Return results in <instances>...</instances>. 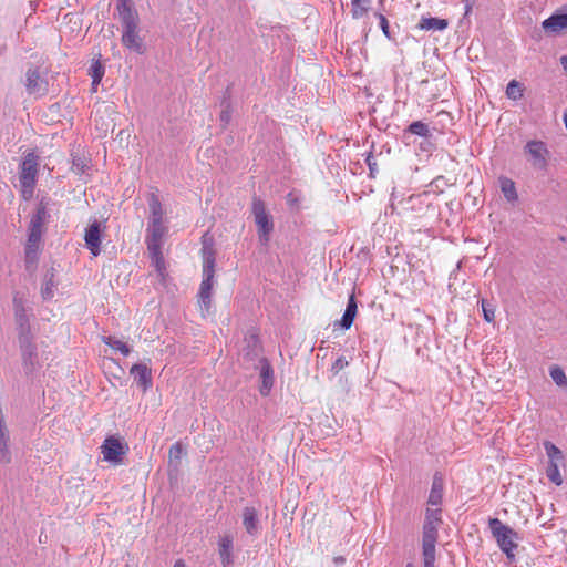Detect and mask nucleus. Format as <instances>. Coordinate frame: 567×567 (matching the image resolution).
Masks as SVG:
<instances>
[{"label":"nucleus","instance_id":"1","mask_svg":"<svg viewBox=\"0 0 567 567\" xmlns=\"http://www.w3.org/2000/svg\"><path fill=\"white\" fill-rule=\"evenodd\" d=\"M146 199L148 217L145 244L151 266L154 267L161 282H164L168 276L163 252L164 245L169 235L168 218L166 217V209L157 189L150 192Z\"/></svg>","mask_w":567,"mask_h":567},{"label":"nucleus","instance_id":"2","mask_svg":"<svg viewBox=\"0 0 567 567\" xmlns=\"http://www.w3.org/2000/svg\"><path fill=\"white\" fill-rule=\"evenodd\" d=\"M203 280L198 291V303L205 310L212 305V290L215 275V251L212 247L203 246Z\"/></svg>","mask_w":567,"mask_h":567},{"label":"nucleus","instance_id":"3","mask_svg":"<svg viewBox=\"0 0 567 567\" xmlns=\"http://www.w3.org/2000/svg\"><path fill=\"white\" fill-rule=\"evenodd\" d=\"M488 528L507 559L514 560V550L518 547L517 540L519 539L517 532L495 517L488 519Z\"/></svg>","mask_w":567,"mask_h":567},{"label":"nucleus","instance_id":"4","mask_svg":"<svg viewBox=\"0 0 567 567\" xmlns=\"http://www.w3.org/2000/svg\"><path fill=\"white\" fill-rule=\"evenodd\" d=\"M39 167V156L35 153H27L20 165V192L24 200H30L33 197V192L37 183Z\"/></svg>","mask_w":567,"mask_h":567},{"label":"nucleus","instance_id":"5","mask_svg":"<svg viewBox=\"0 0 567 567\" xmlns=\"http://www.w3.org/2000/svg\"><path fill=\"white\" fill-rule=\"evenodd\" d=\"M120 17L122 29V44L130 51L140 53L142 48V38L140 35L138 12H127Z\"/></svg>","mask_w":567,"mask_h":567},{"label":"nucleus","instance_id":"6","mask_svg":"<svg viewBox=\"0 0 567 567\" xmlns=\"http://www.w3.org/2000/svg\"><path fill=\"white\" fill-rule=\"evenodd\" d=\"M251 212L257 226L258 238L261 245H268L270 235L274 230V220L269 213L266 210L264 200L259 197L252 198Z\"/></svg>","mask_w":567,"mask_h":567},{"label":"nucleus","instance_id":"7","mask_svg":"<svg viewBox=\"0 0 567 567\" xmlns=\"http://www.w3.org/2000/svg\"><path fill=\"white\" fill-rule=\"evenodd\" d=\"M103 460L113 465L123 463V458L128 451V446L118 436H109L101 445Z\"/></svg>","mask_w":567,"mask_h":567},{"label":"nucleus","instance_id":"8","mask_svg":"<svg viewBox=\"0 0 567 567\" xmlns=\"http://www.w3.org/2000/svg\"><path fill=\"white\" fill-rule=\"evenodd\" d=\"M524 152L529 156V162L535 169L547 171L550 152L543 141H528L524 147Z\"/></svg>","mask_w":567,"mask_h":567},{"label":"nucleus","instance_id":"9","mask_svg":"<svg viewBox=\"0 0 567 567\" xmlns=\"http://www.w3.org/2000/svg\"><path fill=\"white\" fill-rule=\"evenodd\" d=\"M114 110L112 105L102 103L95 107L92 113V121L94 123L95 130L99 132L100 136L106 135L110 131L114 128L113 115Z\"/></svg>","mask_w":567,"mask_h":567},{"label":"nucleus","instance_id":"10","mask_svg":"<svg viewBox=\"0 0 567 567\" xmlns=\"http://www.w3.org/2000/svg\"><path fill=\"white\" fill-rule=\"evenodd\" d=\"M542 27L548 34H558L560 31L567 29V4L545 19Z\"/></svg>","mask_w":567,"mask_h":567},{"label":"nucleus","instance_id":"11","mask_svg":"<svg viewBox=\"0 0 567 567\" xmlns=\"http://www.w3.org/2000/svg\"><path fill=\"white\" fill-rule=\"evenodd\" d=\"M101 224L96 220L93 221L85 230V245L94 257L101 252Z\"/></svg>","mask_w":567,"mask_h":567},{"label":"nucleus","instance_id":"12","mask_svg":"<svg viewBox=\"0 0 567 567\" xmlns=\"http://www.w3.org/2000/svg\"><path fill=\"white\" fill-rule=\"evenodd\" d=\"M437 526L431 522H424L422 532V554L435 555L437 540Z\"/></svg>","mask_w":567,"mask_h":567},{"label":"nucleus","instance_id":"13","mask_svg":"<svg viewBox=\"0 0 567 567\" xmlns=\"http://www.w3.org/2000/svg\"><path fill=\"white\" fill-rule=\"evenodd\" d=\"M27 90L29 94L42 96L48 91V84L44 79L41 78L38 70H29L27 72Z\"/></svg>","mask_w":567,"mask_h":567},{"label":"nucleus","instance_id":"14","mask_svg":"<svg viewBox=\"0 0 567 567\" xmlns=\"http://www.w3.org/2000/svg\"><path fill=\"white\" fill-rule=\"evenodd\" d=\"M45 219H47V208L43 204H40L37 213L32 216L29 225V236L32 237H41L44 233V226H45Z\"/></svg>","mask_w":567,"mask_h":567},{"label":"nucleus","instance_id":"15","mask_svg":"<svg viewBox=\"0 0 567 567\" xmlns=\"http://www.w3.org/2000/svg\"><path fill=\"white\" fill-rule=\"evenodd\" d=\"M260 378H261V386L260 394L266 396L269 394L272 385H274V369L267 358H261L260 361Z\"/></svg>","mask_w":567,"mask_h":567},{"label":"nucleus","instance_id":"16","mask_svg":"<svg viewBox=\"0 0 567 567\" xmlns=\"http://www.w3.org/2000/svg\"><path fill=\"white\" fill-rule=\"evenodd\" d=\"M358 313V303L354 293L352 292L348 299L346 310L340 319L334 324H339L342 329L348 330L353 324Z\"/></svg>","mask_w":567,"mask_h":567},{"label":"nucleus","instance_id":"17","mask_svg":"<svg viewBox=\"0 0 567 567\" xmlns=\"http://www.w3.org/2000/svg\"><path fill=\"white\" fill-rule=\"evenodd\" d=\"M243 525L250 536H256L260 530L258 512L255 507H245L243 511Z\"/></svg>","mask_w":567,"mask_h":567},{"label":"nucleus","instance_id":"18","mask_svg":"<svg viewBox=\"0 0 567 567\" xmlns=\"http://www.w3.org/2000/svg\"><path fill=\"white\" fill-rule=\"evenodd\" d=\"M187 451L181 442L174 443L168 453V468L169 473H177L182 464V458L186 456Z\"/></svg>","mask_w":567,"mask_h":567},{"label":"nucleus","instance_id":"19","mask_svg":"<svg viewBox=\"0 0 567 567\" xmlns=\"http://www.w3.org/2000/svg\"><path fill=\"white\" fill-rule=\"evenodd\" d=\"M41 237H32L28 235V240L24 249L27 264H35L38 261L39 254L41 251Z\"/></svg>","mask_w":567,"mask_h":567},{"label":"nucleus","instance_id":"20","mask_svg":"<svg viewBox=\"0 0 567 567\" xmlns=\"http://www.w3.org/2000/svg\"><path fill=\"white\" fill-rule=\"evenodd\" d=\"M416 27L425 31H443L449 27V21L441 18L422 17Z\"/></svg>","mask_w":567,"mask_h":567},{"label":"nucleus","instance_id":"21","mask_svg":"<svg viewBox=\"0 0 567 567\" xmlns=\"http://www.w3.org/2000/svg\"><path fill=\"white\" fill-rule=\"evenodd\" d=\"M411 135H417V136H421V137H427L431 134H430V128H429L427 124L423 123L422 121H415V122H412L403 131L402 138L404 140V142L406 144H409V142H406V140L410 138Z\"/></svg>","mask_w":567,"mask_h":567},{"label":"nucleus","instance_id":"22","mask_svg":"<svg viewBox=\"0 0 567 567\" xmlns=\"http://www.w3.org/2000/svg\"><path fill=\"white\" fill-rule=\"evenodd\" d=\"M233 539L229 536H225L219 542V556L221 559L223 567H230L233 565Z\"/></svg>","mask_w":567,"mask_h":567},{"label":"nucleus","instance_id":"23","mask_svg":"<svg viewBox=\"0 0 567 567\" xmlns=\"http://www.w3.org/2000/svg\"><path fill=\"white\" fill-rule=\"evenodd\" d=\"M443 497V480L435 474L433 477L432 488L429 495L427 503L433 506H437L442 503Z\"/></svg>","mask_w":567,"mask_h":567},{"label":"nucleus","instance_id":"24","mask_svg":"<svg viewBox=\"0 0 567 567\" xmlns=\"http://www.w3.org/2000/svg\"><path fill=\"white\" fill-rule=\"evenodd\" d=\"M499 186L504 197L514 203L518 199L517 190L514 181L508 177L502 176L499 177Z\"/></svg>","mask_w":567,"mask_h":567},{"label":"nucleus","instance_id":"25","mask_svg":"<svg viewBox=\"0 0 567 567\" xmlns=\"http://www.w3.org/2000/svg\"><path fill=\"white\" fill-rule=\"evenodd\" d=\"M372 0H351V16L361 19L370 11Z\"/></svg>","mask_w":567,"mask_h":567},{"label":"nucleus","instance_id":"26","mask_svg":"<svg viewBox=\"0 0 567 567\" xmlns=\"http://www.w3.org/2000/svg\"><path fill=\"white\" fill-rule=\"evenodd\" d=\"M90 75L92 78V90L96 92L97 85L104 76V66L100 60H93L90 66Z\"/></svg>","mask_w":567,"mask_h":567},{"label":"nucleus","instance_id":"27","mask_svg":"<svg viewBox=\"0 0 567 567\" xmlns=\"http://www.w3.org/2000/svg\"><path fill=\"white\" fill-rule=\"evenodd\" d=\"M524 85L517 80H512L506 86V96L509 100L517 101L524 96Z\"/></svg>","mask_w":567,"mask_h":567},{"label":"nucleus","instance_id":"28","mask_svg":"<svg viewBox=\"0 0 567 567\" xmlns=\"http://www.w3.org/2000/svg\"><path fill=\"white\" fill-rule=\"evenodd\" d=\"M105 344L111 347L113 350L120 351L123 355H127L131 351L130 347L122 340H118L114 337H105L103 338Z\"/></svg>","mask_w":567,"mask_h":567},{"label":"nucleus","instance_id":"29","mask_svg":"<svg viewBox=\"0 0 567 567\" xmlns=\"http://www.w3.org/2000/svg\"><path fill=\"white\" fill-rule=\"evenodd\" d=\"M544 449L546 451L547 456L550 458V462L564 460L563 452L554 443L545 441Z\"/></svg>","mask_w":567,"mask_h":567},{"label":"nucleus","instance_id":"30","mask_svg":"<svg viewBox=\"0 0 567 567\" xmlns=\"http://www.w3.org/2000/svg\"><path fill=\"white\" fill-rule=\"evenodd\" d=\"M549 374L557 385L567 386V377L561 368L558 365L551 367Z\"/></svg>","mask_w":567,"mask_h":567},{"label":"nucleus","instance_id":"31","mask_svg":"<svg viewBox=\"0 0 567 567\" xmlns=\"http://www.w3.org/2000/svg\"><path fill=\"white\" fill-rule=\"evenodd\" d=\"M481 307H482V311H483V316H484L485 321L493 322L494 319H495V307H494V305L491 301L486 300V299H482L481 300Z\"/></svg>","mask_w":567,"mask_h":567},{"label":"nucleus","instance_id":"32","mask_svg":"<svg viewBox=\"0 0 567 567\" xmlns=\"http://www.w3.org/2000/svg\"><path fill=\"white\" fill-rule=\"evenodd\" d=\"M547 477L556 485H561L563 478L560 476L558 466L555 462H550L546 470Z\"/></svg>","mask_w":567,"mask_h":567},{"label":"nucleus","instance_id":"33","mask_svg":"<svg viewBox=\"0 0 567 567\" xmlns=\"http://www.w3.org/2000/svg\"><path fill=\"white\" fill-rule=\"evenodd\" d=\"M374 16L379 19V25H380L383 34L389 40H394V37L392 35V33L390 31V25H389V21H388L386 17L380 12H375Z\"/></svg>","mask_w":567,"mask_h":567},{"label":"nucleus","instance_id":"34","mask_svg":"<svg viewBox=\"0 0 567 567\" xmlns=\"http://www.w3.org/2000/svg\"><path fill=\"white\" fill-rule=\"evenodd\" d=\"M424 522H431L432 524L439 525L442 522L441 520V509L440 508H436V509L427 508L426 513H425Z\"/></svg>","mask_w":567,"mask_h":567},{"label":"nucleus","instance_id":"35","mask_svg":"<svg viewBox=\"0 0 567 567\" xmlns=\"http://www.w3.org/2000/svg\"><path fill=\"white\" fill-rule=\"evenodd\" d=\"M117 11L118 16H122L124 11L127 12H137L132 8V1L131 0H117Z\"/></svg>","mask_w":567,"mask_h":567},{"label":"nucleus","instance_id":"36","mask_svg":"<svg viewBox=\"0 0 567 567\" xmlns=\"http://www.w3.org/2000/svg\"><path fill=\"white\" fill-rule=\"evenodd\" d=\"M349 364V362L346 360L344 357H339L334 360V362L332 363V367H331V371L337 374L339 373L342 369H344L347 365Z\"/></svg>","mask_w":567,"mask_h":567},{"label":"nucleus","instance_id":"37","mask_svg":"<svg viewBox=\"0 0 567 567\" xmlns=\"http://www.w3.org/2000/svg\"><path fill=\"white\" fill-rule=\"evenodd\" d=\"M219 120L223 127H226L229 124L231 120V110L229 104H227L226 107L220 112Z\"/></svg>","mask_w":567,"mask_h":567},{"label":"nucleus","instance_id":"38","mask_svg":"<svg viewBox=\"0 0 567 567\" xmlns=\"http://www.w3.org/2000/svg\"><path fill=\"white\" fill-rule=\"evenodd\" d=\"M248 342V347L251 348L252 354L257 355L260 351L261 347L259 344V339L257 336L251 334L249 338L246 339Z\"/></svg>","mask_w":567,"mask_h":567},{"label":"nucleus","instance_id":"39","mask_svg":"<svg viewBox=\"0 0 567 567\" xmlns=\"http://www.w3.org/2000/svg\"><path fill=\"white\" fill-rule=\"evenodd\" d=\"M365 163L370 169V176H374V174L378 172V164L374 156L371 153L367 156Z\"/></svg>","mask_w":567,"mask_h":567},{"label":"nucleus","instance_id":"40","mask_svg":"<svg viewBox=\"0 0 567 567\" xmlns=\"http://www.w3.org/2000/svg\"><path fill=\"white\" fill-rule=\"evenodd\" d=\"M131 372L134 374V379L138 385H142V367L138 364H133L131 368Z\"/></svg>","mask_w":567,"mask_h":567},{"label":"nucleus","instance_id":"41","mask_svg":"<svg viewBox=\"0 0 567 567\" xmlns=\"http://www.w3.org/2000/svg\"><path fill=\"white\" fill-rule=\"evenodd\" d=\"M143 380H144V393H145L147 388L152 385L151 371L147 370L146 365H144Z\"/></svg>","mask_w":567,"mask_h":567},{"label":"nucleus","instance_id":"42","mask_svg":"<svg viewBox=\"0 0 567 567\" xmlns=\"http://www.w3.org/2000/svg\"><path fill=\"white\" fill-rule=\"evenodd\" d=\"M424 567H434L435 555L423 554Z\"/></svg>","mask_w":567,"mask_h":567},{"label":"nucleus","instance_id":"43","mask_svg":"<svg viewBox=\"0 0 567 567\" xmlns=\"http://www.w3.org/2000/svg\"><path fill=\"white\" fill-rule=\"evenodd\" d=\"M42 295H43L44 298L52 297V289H51V287H49L47 285V287L44 289H42Z\"/></svg>","mask_w":567,"mask_h":567},{"label":"nucleus","instance_id":"44","mask_svg":"<svg viewBox=\"0 0 567 567\" xmlns=\"http://www.w3.org/2000/svg\"><path fill=\"white\" fill-rule=\"evenodd\" d=\"M560 64L563 69L567 72V55L560 56Z\"/></svg>","mask_w":567,"mask_h":567},{"label":"nucleus","instance_id":"45","mask_svg":"<svg viewBox=\"0 0 567 567\" xmlns=\"http://www.w3.org/2000/svg\"><path fill=\"white\" fill-rule=\"evenodd\" d=\"M333 561L336 565H342L346 561V559L342 556H337L333 558Z\"/></svg>","mask_w":567,"mask_h":567},{"label":"nucleus","instance_id":"46","mask_svg":"<svg viewBox=\"0 0 567 567\" xmlns=\"http://www.w3.org/2000/svg\"><path fill=\"white\" fill-rule=\"evenodd\" d=\"M174 567H186V565L182 559H178L175 561Z\"/></svg>","mask_w":567,"mask_h":567},{"label":"nucleus","instance_id":"47","mask_svg":"<svg viewBox=\"0 0 567 567\" xmlns=\"http://www.w3.org/2000/svg\"><path fill=\"white\" fill-rule=\"evenodd\" d=\"M564 123H565V126H566V128H567V111H566V112H565V114H564Z\"/></svg>","mask_w":567,"mask_h":567},{"label":"nucleus","instance_id":"48","mask_svg":"<svg viewBox=\"0 0 567 567\" xmlns=\"http://www.w3.org/2000/svg\"><path fill=\"white\" fill-rule=\"evenodd\" d=\"M406 567H411V565L409 564Z\"/></svg>","mask_w":567,"mask_h":567}]
</instances>
